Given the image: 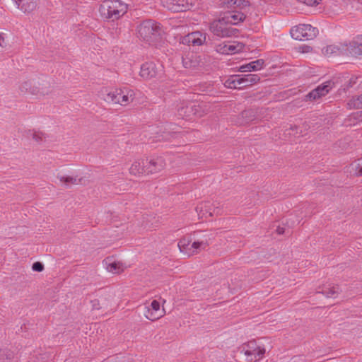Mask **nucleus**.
<instances>
[{
  "instance_id": "obj_19",
  "label": "nucleus",
  "mask_w": 362,
  "mask_h": 362,
  "mask_svg": "<svg viewBox=\"0 0 362 362\" xmlns=\"http://www.w3.org/2000/svg\"><path fill=\"white\" fill-rule=\"evenodd\" d=\"M129 173L134 175L147 174V158L135 160L129 168Z\"/></svg>"
},
{
  "instance_id": "obj_33",
  "label": "nucleus",
  "mask_w": 362,
  "mask_h": 362,
  "mask_svg": "<svg viewBox=\"0 0 362 362\" xmlns=\"http://www.w3.org/2000/svg\"><path fill=\"white\" fill-rule=\"evenodd\" d=\"M32 136L36 141H42L45 139V134L41 132L33 131L32 132Z\"/></svg>"
},
{
  "instance_id": "obj_17",
  "label": "nucleus",
  "mask_w": 362,
  "mask_h": 362,
  "mask_svg": "<svg viewBox=\"0 0 362 362\" xmlns=\"http://www.w3.org/2000/svg\"><path fill=\"white\" fill-rule=\"evenodd\" d=\"M103 264L107 272L117 274L122 272L126 267L124 264L118 260L112 257H107L103 261Z\"/></svg>"
},
{
  "instance_id": "obj_40",
  "label": "nucleus",
  "mask_w": 362,
  "mask_h": 362,
  "mask_svg": "<svg viewBox=\"0 0 362 362\" xmlns=\"http://www.w3.org/2000/svg\"><path fill=\"white\" fill-rule=\"evenodd\" d=\"M290 362H304V359L301 356H293L291 358Z\"/></svg>"
},
{
  "instance_id": "obj_5",
  "label": "nucleus",
  "mask_w": 362,
  "mask_h": 362,
  "mask_svg": "<svg viewBox=\"0 0 362 362\" xmlns=\"http://www.w3.org/2000/svg\"><path fill=\"white\" fill-rule=\"evenodd\" d=\"M265 353V349L255 341L244 344L240 348V354L245 362H255L260 360Z\"/></svg>"
},
{
  "instance_id": "obj_30",
  "label": "nucleus",
  "mask_w": 362,
  "mask_h": 362,
  "mask_svg": "<svg viewBox=\"0 0 362 362\" xmlns=\"http://www.w3.org/2000/svg\"><path fill=\"white\" fill-rule=\"evenodd\" d=\"M350 109L362 108V94L358 96L353 97L347 103Z\"/></svg>"
},
{
  "instance_id": "obj_6",
  "label": "nucleus",
  "mask_w": 362,
  "mask_h": 362,
  "mask_svg": "<svg viewBox=\"0 0 362 362\" xmlns=\"http://www.w3.org/2000/svg\"><path fill=\"white\" fill-rule=\"evenodd\" d=\"M291 37L297 40H309L315 38L318 34L317 28L310 24H299L293 27L290 31Z\"/></svg>"
},
{
  "instance_id": "obj_21",
  "label": "nucleus",
  "mask_w": 362,
  "mask_h": 362,
  "mask_svg": "<svg viewBox=\"0 0 362 362\" xmlns=\"http://www.w3.org/2000/svg\"><path fill=\"white\" fill-rule=\"evenodd\" d=\"M202 106L200 105H190L185 108L182 107L179 110V115L182 117H189L192 115L197 117H202L204 112L202 111Z\"/></svg>"
},
{
  "instance_id": "obj_32",
  "label": "nucleus",
  "mask_w": 362,
  "mask_h": 362,
  "mask_svg": "<svg viewBox=\"0 0 362 362\" xmlns=\"http://www.w3.org/2000/svg\"><path fill=\"white\" fill-rule=\"evenodd\" d=\"M12 353L7 349H0V362H10Z\"/></svg>"
},
{
  "instance_id": "obj_14",
  "label": "nucleus",
  "mask_w": 362,
  "mask_h": 362,
  "mask_svg": "<svg viewBox=\"0 0 362 362\" xmlns=\"http://www.w3.org/2000/svg\"><path fill=\"white\" fill-rule=\"evenodd\" d=\"M226 24V23L223 21V18L221 20L215 21L211 23L210 25V30L218 37H229L232 35V32L227 28Z\"/></svg>"
},
{
  "instance_id": "obj_15",
  "label": "nucleus",
  "mask_w": 362,
  "mask_h": 362,
  "mask_svg": "<svg viewBox=\"0 0 362 362\" xmlns=\"http://www.w3.org/2000/svg\"><path fill=\"white\" fill-rule=\"evenodd\" d=\"M166 166L165 158L162 156L147 158V174L156 173L163 170Z\"/></svg>"
},
{
  "instance_id": "obj_1",
  "label": "nucleus",
  "mask_w": 362,
  "mask_h": 362,
  "mask_svg": "<svg viewBox=\"0 0 362 362\" xmlns=\"http://www.w3.org/2000/svg\"><path fill=\"white\" fill-rule=\"evenodd\" d=\"M211 238L207 233L196 232L192 236L181 238L177 246L182 253L189 257L205 250Z\"/></svg>"
},
{
  "instance_id": "obj_3",
  "label": "nucleus",
  "mask_w": 362,
  "mask_h": 362,
  "mask_svg": "<svg viewBox=\"0 0 362 362\" xmlns=\"http://www.w3.org/2000/svg\"><path fill=\"white\" fill-rule=\"evenodd\" d=\"M161 32L160 24L152 20L145 21L138 27L139 37L149 45L158 40Z\"/></svg>"
},
{
  "instance_id": "obj_29",
  "label": "nucleus",
  "mask_w": 362,
  "mask_h": 362,
  "mask_svg": "<svg viewBox=\"0 0 362 362\" xmlns=\"http://www.w3.org/2000/svg\"><path fill=\"white\" fill-rule=\"evenodd\" d=\"M224 4L228 8H243L247 6L245 0H225Z\"/></svg>"
},
{
  "instance_id": "obj_24",
  "label": "nucleus",
  "mask_w": 362,
  "mask_h": 362,
  "mask_svg": "<svg viewBox=\"0 0 362 362\" xmlns=\"http://www.w3.org/2000/svg\"><path fill=\"white\" fill-rule=\"evenodd\" d=\"M18 8L24 13H30L36 8L35 0H13Z\"/></svg>"
},
{
  "instance_id": "obj_37",
  "label": "nucleus",
  "mask_w": 362,
  "mask_h": 362,
  "mask_svg": "<svg viewBox=\"0 0 362 362\" xmlns=\"http://www.w3.org/2000/svg\"><path fill=\"white\" fill-rule=\"evenodd\" d=\"M286 132L288 135L296 136L298 134L296 126L291 127L290 129L286 130Z\"/></svg>"
},
{
  "instance_id": "obj_20",
  "label": "nucleus",
  "mask_w": 362,
  "mask_h": 362,
  "mask_svg": "<svg viewBox=\"0 0 362 362\" xmlns=\"http://www.w3.org/2000/svg\"><path fill=\"white\" fill-rule=\"evenodd\" d=\"M158 73L156 64L153 62L143 64L141 66L140 76L144 79H149L155 77Z\"/></svg>"
},
{
  "instance_id": "obj_12",
  "label": "nucleus",
  "mask_w": 362,
  "mask_h": 362,
  "mask_svg": "<svg viewBox=\"0 0 362 362\" xmlns=\"http://www.w3.org/2000/svg\"><path fill=\"white\" fill-rule=\"evenodd\" d=\"M196 211L199 218H208L214 215L220 214L221 209L218 206L210 202H205L199 204Z\"/></svg>"
},
{
  "instance_id": "obj_34",
  "label": "nucleus",
  "mask_w": 362,
  "mask_h": 362,
  "mask_svg": "<svg viewBox=\"0 0 362 362\" xmlns=\"http://www.w3.org/2000/svg\"><path fill=\"white\" fill-rule=\"evenodd\" d=\"M352 168L356 170V174L358 175H362V158L356 163L351 165Z\"/></svg>"
},
{
  "instance_id": "obj_7",
  "label": "nucleus",
  "mask_w": 362,
  "mask_h": 362,
  "mask_svg": "<svg viewBox=\"0 0 362 362\" xmlns=\"http://www.w3.org/2000/svg\"><path fill=\"white\" fill-rule=\"evenodd\" d=\"M18 89L23 94L37 95L44 93L42 84L38 78H35L21 80L18 83Z\"/></svg>"
},
{
  "instance_id": "obj_41",
  "label": "nucleus",
  "mask_w": 362,
  "mask_h": 362,
  "mask_svg": "<svg viewBox=\"0 0 362 362\" xmlns=\"http://www.w3.org/2000/svg\"><path fill=\"white\" fill-rule=\"evenodd\" d=\"M161 137L162 138H160V136H156V140L157 141H160V140H163V139H165V140L169 139L168 137V135L161 136Z\"/></svg>"
},
{
  "instance_id": "obj_39",
  "label": "nucleus",
  "mask_w": 362,
  "mask_h": 362,
  "mask_svg": "<svg viewBox=\"0 0 362 362\" xmlns=\"http://www.w3.org/2000/svg\"><path fill=\"white\" fill-rule=\"evenodd\" d=\"M0 46L2 47H4L6 46L4 34L2 33H0Z\"/></svg>"
},
{
  "instance_id": "obj_9",
  "label": "nucleus",
  "mask_w": 362,
  "mask_h": 362,
  "mask_svg": "<svg viewBox=\"0 0 362 362\" xmlns=\"http://www.w3.org/2000/svg\"><path fill=\"white\" fill-rule=\"evenodd\" d=\"M244 44L238 41L223 42L215 46L218 53L222 54H234L243 50Z\"/></svg>"
},
{
  "instance_id": "obj_23",
  "label": "nucleus",
  "mask_w": 362,
  "mask_h": 362,
  "mask_svg": "<svg viewBox=\"0 0 362 362\" xmlns=\"http://www.w3.org/2000/svg\"><path fill=\"white\" fill-rule=\"evenodd\" d=\"M245 18V15L238 11L229 12L223 17V21L227 24L237 25L240 22H243Z\"/></svg>"
},
{
  "instance_id": "obj_22",
  "label": "nucleus",
  "mask_w": 362,
  "mask_h": 362,
  "mask_svg": "<svg viewBox=\"0 0 362 362\" xmlns=\"http://www.w3.org/2000/svg\"><path fill=\"white\" fill-rule=\"evenodd\" d=\"M264 66V59H257L255 61H252L248 64H245L241 65L238 71L240 72H251L261 70Z\"/></svg>"
},
{
  "instance_id": "obj_28",
  "label": "nucleus",
  "mask_w": 362,
  "mask_h": 362,
  "mask_svg": "<svg viewBox=\"0 0 362 362\" xmlns=\"http://www.w3.org/2000/svg\"><path fill=\"white\" fill-rule=\"evenodd\" d=\"M322 53L325 56L331 57L341 54V50L339 46L331 45L324 47L322 49Z\"/></svg>"
},
{
  "instance_id": "obj_38",
  "label": "nucleus",
  "mask_w": 362,
  "mask_h": 362,
  "mask_svg": "<svg viewBox=\"0 0 362 362\" xmlns=\"http://www.w3.org/2000/svg\"><path fill=\"white\" fill-rule=\"evenodd\" d=\"M299 49H300V52L302 53H308V52H311L312 48L309 46L303 45V46H300L299 47Z\"/></svg>"
},
{
  "instance_id": "obj_2",
  "label": "nucleus",
  "mask_w": 362,
  "mask_h": 362,
  "mask_svg": "<svg viewBox=\"0 0 362 362\" xmlns=\"http://www.w3.org/2000/svg\"><path fill=\"white\" fill-rule=\"evenodd\" d=\"M99 96L106 103L126 106L133 102L135 93L127 87H103L99 91Z\"/></svg>"
},
{
  "instance_id": "obj_25",
  "label": "nucleus",
  "mask_w": 362,
  "mask_h": 362,
  "mask_svg": "<svg viewBox=\"0 0 362 362\" xmlns=\"http://www.w3.org/2000/svg\"><path fill=\"white\" fill-rule=\"evenodd\" d=\"M224 86L228 88H243L241 75H234L230 76L225 81Z\"/></svg>"
},
{
  "instance_id": "obj_43",
  "label": "nucleus",
  "mask_w": 362,
  "mask_h": 362,
  "mask_svg": "<svg viewBox=\"0 0 362 362\" xmlns=\"http://www.w3.org/2000/svg\"><path fill=\"white\" fill-rule=\"evenodd\" d=\"M249 114V111H245L243 112V116H247Z\"/></svg>"
},
{
  "instance_id": "obj_10",
  "label": "nucleus",
  "mask_w": 362,
  "mask_h": 362,
  "mask_svg": "<svg viewBox=\"0 0 362 362\" xmlns=\"http://www.w3.org/2000/svg\"><path fill=\"white\" fill-rule=\"evenodd\" d=\"M206 33L195 31L180 37V42L188 46H201L206 42Z\"/></svg>"
},
{
  "instance_id": "obj_16",
  "label": "nucleus",
  "mask_w": 362,
  "mask_h": 362,
  "mask_svg": "<svg viewBox=\"0 0 362 362\" xmlns=\"http://www.w3.org/2000/svg\"><path fill=\"white\" fill-rule=\"evenodd\" d=\"M332 87L333 83L331 81H327L322 85L318 86L316 88L310 92L307 95V98L310 100H317L327 95Z\"/></svg>"
},
{
  "instance_id": "obj_36",
  "label": "nucleus",
  "mask_w": 362,
  "mask_h": 362,
  "mask_svg": "<svg viewBox=\"0 0 362 362\" xmlns=\"http://www.w3.org/2000/svg\"><path fill=\"white\" fill-rule=\"evenodd\" d=\"M32 269L35 272H40L44 269V266L41 262H35L33 264Z\"/></svg>"
},
{
  "instance_id": "obj_4",
  "label": "nucleus",
  "mask_w": 362,
  "mask_h": 362,
  "mask_svg": "<svg viewBox=\"0 0 362 362\" xmlns=\"http://www.w3.org/2000/svg\"><path fill=\"white\" fill-rule=\"evenodd\" d=\"M127 5L119 0L105 1L100 6L101 16L112 21L122 16L127 12Z\"/></svg>"
},
{
  "instance_id": "obj_11",
  "label": "nucleus",
  "mask_w": 362,
  "mask_h": 362,
  "mask_svg": "<svg viewBox=\"0 0 362 362\" xmlns=\"http://www.w3.org/2000/svg\"><path fill=\"white\" fill-rule=\"evenodd\" d=\"M165 313V310L160 308V303L153 300L150 305L145 307L144 315L147 319L155 321L162 317Z\"/></svg>"
},
{
  "instance_id": "obj_26",
  "label": "nucleus",
  "mask_w": 362,
  "mask_h": 362,
  "mask_svg": "<svg viewBox=\"0 0 362 362\" xmlns=\"http://www.w3.org/2000/svg\"><path fill=\"white\" fill-rule=\"evenodd\" d=\"M241 77L243 88L251 86L260 81V77L257 74L241 75Z\"/></svg>"
},
{
  "instance_id": "obj_13",
  "label": "nucleus",
  "mask_w": 362,
  "mask_h": 362,
  "mask_svg": "<svg viewBox=\"0 0 362 362\" xmlns=\"http://www.w3.org/2000/svg\"><path fill=\"white\" fill-rule=\"evenodd\" d=\"M182 64L185 69L194 70L203 64L201 56L194 52H187L182 57Z\"/></svg>"
},
{
  "instance_id": "obj_8",
  "label": "nucleus",
  "mask_w": 362,
  "mask_h": 362,
  "mask_svg": "<svg viewBox=\"0 0 362 362\" xmlns=\"http://www.w3.org/2000/svg\"><path fill=\"white\" fill-rule=\"evenodd\" d=\"M196 0H161V4L173 12H182L196 6Z\"/></svg>"
},
{
  "instance_id": "obj_42",
  "label": "nucleus",
  "mask_w": 362,
  "mask_h": 362,
  "mask_svg": "<svg viewBox=\"0 0 362 362\" xmlns=\"http://www.w3.org/2000/svg\"><path fill=\"white\" fill-rule=\"evenodd\" d=\"M276 232H277L279 234H283V233H284V228L279 227V228L276 229Z\"/></svg>"
},
{
  "instance_id": "obj_18",
  "label": "nucleus",
  "mask_w": 362,
  "mask_h": 362,
  "mask_svg": "<svg viewBox=\"0 0 362 362\" xmlns=\"http://www.w3.org/2000/svg\"><path fill=\"white\" fill-rule=\"evenodd\" d=\"M346 50L355 57L362 58V35L354 37Z\"/></svg>"
},
{
  "instance_id": "obj_31",
  "label": "nucleus",
  "mask_w": 362,
  "mask_h": 362,
  "mask_svg": "<svg viewBox=\"0 0 362 362\" xmlns=\"http://www.w3.org/2000/svg\"><path fill=\"white\" fill-rule=\"evenodd\" d=\"M318 292L325 294L327 298H335L339 293V288L334 286Z\"/></svg>"
},
{
  "instance_id": "obj_35",
  "label": "nucleus",
  "mask_w": 362,
  "mask_h": 362,
  "mask_svg": "<svg viewBox=\"0 0 362 362\" xmlns=\"http://www.w3.org/2000/svg\"><path fill=\"white\" fill-rule=\"evenodd\" d=\"M299 2L305 4L310 6L318 5L321 0H298Z\"/></svg>"
},
{
  "instance_id": "obj_27",
  "label": "nucleus",
  "mask_w": 362,
  "mask_h": 362,
  "mask_svg": "<svg viewBox=\"0 0 362 362\" xmlns=\"http://www.w3.org/2000/svg\"><path fill=\"white\" fill-rule=\"evenodd\" d=\"M59 181L66 186H70L72 185H78L80 182V179L77 177L69 176V175H60L57 177Z\"/></svg>"
}]
</instances>
